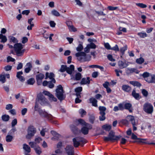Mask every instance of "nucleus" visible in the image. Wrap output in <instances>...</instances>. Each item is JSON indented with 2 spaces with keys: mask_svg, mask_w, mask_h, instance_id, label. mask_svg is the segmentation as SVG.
<instances>
[{
  "mask_svg": "<svg viewBox=\"0 0 155 155\" xmlns=\"http://www.w3.org/2000/svg\"><path fill=\"white\" fill-rule=\"evenodd\" d=\"M10 42L16 43L14 45L15 51L16 55L18 56H23L25 50L23 48V45L21 43H18L17 39L14 36H10L9 37Z\"/></svg>",
  "mask_w": 155,
  "mask_h": 155,
  "instance_id": "obj_1",
  "label": "nucleus"
},
{
  "mask_svg": "<svg viewBox=\"0 0 155 155\" xmlns=\"http://www.w3.org/2000/svg\"><path fill=\"white\" fill-rule=\"evenodd\" d=\"M37 103V102L36 101L35 106V110L38 111L40 116L46 118L51 123L53 124L55 123L56 121L53 120V117L50 114H48L45 110H42L40 108H39L38 104Z\"/></svg>",
  "mask_w": 155,
  "mask_h": 155,
  "instance_id": "obj_2",
  "label": "nucleus"
},
{
  "mask_svg": "<svg viewBox=\"0 0 155 155\" xmlns=\"http://www.w3.org/2000/svg\"><path fill=\"white\" fill-rule=\"evenodd\" d=\"M121 137V135L115 136V133L113 131H111L109 133L108 137H104V140L105 141H111L114 142L118 141Z\"/></svg>",
  "mask_w": 155,
  "mask_h": 155,
  "instance_id": "obj_3",
  "label": "nucleus"
},
{
  "mask_svg": "<svg viewBox=\"0 0 155 155\" xmlns=\"http://www.w3.org/2000/svg\"><path fill=\"white\" fill-rule=\"evenodd\" d=\"M36 101L41 106H44L48 104V101L42 93L37 94Z\"/></svg>",
  "mask_w": 155,
  "mask_h": 155,
  "instance_id": "obj_4",
  "label": "nucleus"
},
{
  "mask_svg": "<svg viewBox=\"0 0 155 155\" xmlns=\"http://www.w3.org/2000/svg\"><path fill=\"white\" fill-rule=\"evenodd\" d=\"M55 91L56 96L58 100L62 101L65 99L66 96L64 95V92L61 85H59L57 86Z\"/></svg>",
  "mask_w": 155,
  "mask_h": 155,
  "instance_id": "obj_5",
  "label": "nucleus"
},
{
  "mask_svg": "<svg viewBox=\"0 0 155 155\" xmlns=\"http://www.w3.org/2000/svg\"><path fill=\"white\" fill-rule=\"evenodd\" d=\"M144 80L148 83H155V75L151 74L147 72H144L142 74Z\"/></svg>",
  "mask_w": 155,
  "mask_h": 155,
  "instance_id": "obj_6",
  "label": "nucleus"
},
{
  "mask_svg": "<svg viewBox=\"0 0 155 155\" xmlns=\"http://www.w3.org/2000/svg\"><path fill=\"white\" fill-rule=\"evenodd\" d=\"M74 147H78L80 144V142L85 143L87 140L83 137H77L74 138L72 139Z\"/></svg>",
  "mask_w": 155,
  "mask_h": 155,
  "instance_id": "obj_7",
  "label": "nucleus"
},
{
  "mask_svg": "<svg viewBox=\"0 0 155 155\" xmlns=\"http://www.w3.org/2000/svg\"><path fill=\"white\" fill-rule=\"evenodd\" d=\"M143 109L147 114H151L153 111V107L150 103L147 102L144 104Z\"/></svg>",
  "mask_w": 155,
  "mask_h": 155,
  "instance_id": "obj_8",
  "label": "nucleus"
},
{
  "mask_svg": "<svg viewBox=\"0 0 155 155\" xmlns=\"http://www.w3.org/2000/svg\"><path fill=\"white\" fill-rule=\"evenodd\" d=\"M28 134L26 136V137L28 139H30L33 136L36 132V129L34 126L31 125L28 128Z\"/></svg>",
  "mask_w": 155,
  "mask_h": 155,
  "instance_id": "obj_9",
  "label": "nucleus"
},
{
  "mask_svg": "<svg viewBox=\"0 0 155 155\" xmlns=\"http://www.w3.org/2000/svg\"><path fill=\"white\" fill-rule=\"evenodd\" d=\"M66 153L67 155H74V149L71 145H68L64 148Z\"/></svg>",
  "mask_w": 155,
  "mask_h": 155,
  "instance_id": "obj_10",
  "label": "nucleus"
},
{
  "mask_svg": "<svg viewBox=\"0 0 155 155\" xmlns=\"http://www.w3.org/2000/svg\"><path fill=\"white\" fill-rule=\"evenodd\" d=\"M70 128L73 134L75 135H78L81 133L80 130L78 127L73 124L71 125Z\"/></svg>",
  "mask_w": 155,
  "mask_h": 155,
  "instance_id": "obj_11",
  "label": "nucleus"
},
{
  "mask_svg": "<svg viewBox=\"0 0 155 155\" xmlns=\"http://www.w3.org/2000/svg\"><path fill=\"white\" fill-rule=\"evenodd\" d=\"M55 77L54 74L52 72H51L49 73L48 72H46L45 74V79H47L48 78H49L51 81H53V83L55 84L56 83V80L54 78Z\"/></svg>",
  "mask_w": 155,
  "mask_h": 155,
  "instance_id": "obj_12",
  "label": "nucleus"
},
{
  "mask_svg": "<svg viewBox=\"0 0 155 155\" xmlns=\"http://www.w3.org/2000/svg\"><path fill=\"white\" fill-rule=\"evenodd\" d=\"M118 66L120 69H123L126 68L128 65L126 63V61H119L118 62Z\"/></svg>",
  "mask_w": 155,
  "mask_h": 155,
  "instance_id": "obj_13",
  "label": "nucleus"
},
{
  "mask_svg": "<svg viewBox=\"0 0 155 155\" xmlns=\"http://www.w3.org/2000/svg\"><path fill=\"white\" fill-rule=\"evenodd\" d=\"M82 91V87H79L76 88L74 89V91L76 92V96H78L79 97H81V92Z\"/></svg>",
  "mask_w": 155,
  "mask_h": 155,
  "instance_id": "obj_14",
  "label": "nucleus"
},
{
  "mask_svg": "<svg viewBox=\"0 0 155 155\" xmlns=\"http://www.w3.org/2000/svg\"><path fill=\"white\" fill-rule=\"evenodd\" d=\"M122 89L124 91L129 92L131 90V87L127 85L124 84L122 87Z\"/></svg>",
  "mask_w": 155,
  "mask_h": 155,
  "instance_id": "obj_15",
  "label": "nucleus"
},
{
  "mask_svg": "<svg viewBox=\"0 0 155 155\" xmlns=\"http://www.w3.org/2000/svg\"><path fill=\"white\" fill-rule=\"evenodd\" d=\"M90 83V78L89 77H87V79L84 78H82L81 81V84L82 85L86 84H89Z\"/></svg>",
  "mask_w": 155,
  "mask_h": 155,
  "instance_id": "obj_16",
  "label": "nucleus"
},
{
  "mask_svg": "<svg viewBox=\"0 0 155 155\" xmlns=\"http://www.w3.org/2000/svg\"><path fill=\"white\" fill-rule=\"evenodd\" d=\"M26 66L27 67L25 69V72L26 73H28L31 71L32 67L31 63L30 62L27 63L26 65Z\"/></svg>",
  "mask_w": 155,
  "mask_h": 155,
  "instance_id": "obj_17",
  "label": "nucleus"
},
{
  "mask_svg": "<svg viewBox=\"0 0 155 155\" xmlns=\"http://www.w3.org/2000/svg\"><path fill=\"white\" fill-rule=\"evenodd\" d=\"M124 108L125 109L127 110L130 113H132L133 110L131 108L132 107V104L130 103H126L124 105Z\"/></svg>",
  "mask_w": 155,
  "mask_h": 155,
  "instance_id": "obj_18",
  "label": "nucleus"
},
{
  "mask_svg": "<svg viewBox=\"0 0 155 155\" xmlns=\"http://www.w3.org/2000/svg\"><path fill=\"white\" fill-rule=\"evenodd\" d=\"M91 56L89 55H86L83 58L82 57H80L79 61L81 62L88 61L90 60Z\"/></svg>",
  "mask_w": 155,
  "mask_h": 155,
  "instance_id": "obj_19",
  "label": "nucleus"
},
{
  "mask_svg": "<svg viewBox=\"0 0 155 155\" xmlns=\"http://www.w3.org/2000/svg\"><path fill=\"white\" fill-rule=\"evenodd\" d=\"M132 95L136 100H139L141 98V97L140 96L139 94L137 93L134 90L132 93Z\"/></svg>",
  "mask_w": 155,
  "mask_h": 155,
  "instance_id": "obj_20",
  "label": "nucleus"
},
{
  "mask_svg": "<svg viewBox=\"0 0 155 155\" xmlns=\"http://www.w3.org/2000/svg\"><path fill=\"white\" fill-rule=\"evenodd\" d=\"M45 77L44 74L42 73H39L36 75V79L37 82L39 81H41Z\"/></svg>",
  "mask_w": 155,
  "mask_h": 155,
  "instance_id": "obj_21",
  "label": "nucleus"
},
{
  "mask_svg": "<svg viewBox=\"0 0 155 155\" xmlns=\"http://www.w3.org/2000/svg\"><path fill=\"white\" fill-rule=\"evenodd\" d=\"M89 101L90 102L92 103V106L95 107H97V101L95 98L91 97L90 98Z\"/></svg>",
  "mask_w": 155,
  "mask_h": 155,
  "instance_id": "obj_22",
  "label": "nucleus"
},
{
  "mask_svg": "<svg viewBox=\"0 0 155 155\" xmlns=\"http://www.w3.org/2000/svg\"><path fill=\"white\" fill-rule=\"evenodd\" d=\"M80 131L81 133V132L83 134L85 135L88 134L89 132L88 129L86 126L83 127H82Z\"/></svg>",
  "mask_w": 155,
  "mask_h": 155,
  "instance_id": "obj_23",
  "label": "nucleus"
},
{
  "mask_svg": "<svg viewBox=\"0 0 155 155\" xmlns=\"http://www.w3.org/2000/svg\"><path fill=\"white\" fill-rule=\"evenodd\" d=\"M82 75L81 73L78 72L75 74V76L73 77L72 78L74 80L79 81L81 80V78Z\"/></svg>",
  "mask_w": 155,
  "mask_h": 155,
  "instance_id": "obj_24",
  "label": "nucleus"
},
{
  "mask_svg": "<svg viewBox=\"0 0 155 155\" xmlns=\"http://www.w3.org/2000/svg\"><path fill=\"white\" fill-rule=\"evenodd\" d=\"M130 83L134 86H136L137 87H140L141 86V84L140 82L137 81H130Z\"/></svg>",
  "mask_w": 155,
  "mask_h": 155,
  "instance_id": "obj_25",
  "label": "nucleus"
},
{
  "mask_svg": "<svg viewBox=\"0 0 155 155\" xmlns=\"http://www.w3.org/2000/svg\"><path fill=\"white\" fill-rule=\"evenodd\" d=\"M127 118L131 122V123L132 125H133L134 124H136L135 119L134 116L132 115H130L127 117Z\"/></svg>",
  "mask_w": 155,
  "mask_h": 155,
  "instance_id": "obj_26",
  "label": "nucleus"
},
{
  "mask_svg": "<svg viewBox=\"0 0 155 155\" xmlns=\"http://www.w3.org/2000/svg\"><path fill=\"white\" fill-rule=\"evenodd\" d=\"M34 150L36 153L38 155H40L42 153L41 149L39 146H37L34 147Z\"/></svg>",
  "mask_w": 155,
  "mask_h": 155,
  "instance_id": "obj_27",
  "label": "nucleus"
},
{
  "mask_svg": "<svg viewBox=\"0 0 155 155\" xmlns=\"http://www.w3.org/2000/svg\"><path fill=\"white\" fill-rule=\"evenodd\" d=\"M102 128L106 131H109L111 129V126L110 125L106 124L103 125Z\"/></svg>",
  "mask_w": 155,
  "mask_h": 155,
  "instance_id": "obj_28",
  "label": "nucleus"
},
{
  "mask_svg": "<svg viewBox=\"0 0 155 155\" xmlns=\"http://www.w3.org/2000/svg\"><path fill=\"white\" fill-rule=\"evenodd\" d=\"M35 82V79L33 78H31L27 80L26 83L28 85H33Z\"/></svg>",
  "mask_w": 155,
  "mask_h": 155,
  "instance_id": "obj_29",
  "label": "nucleus"
},
{
  "mask_svg": "<svg viewBox=\"0 0 155 155\" xmlns=\"http://www.w3.org/2000/svg\"><path fill=\"white\" fill-rule=\"evenodd\" d=\"M89 67L90 68L100 69L101 71H103L104 70V68L103 67L97 65H92L89 66Z\"/></svg>",
  "mask_w": 155,
  "mask_h": 155,
  "instance_id": "obj_30",
  "label": "nucleus"
},
{
  "mask_svg": "<svg viewBox=\"0 0 155 155\" xmlns=\"http://www.w3.org/2000/svg\"><path fill=\"white\" fill-rule=\"evenodd\" d=\"M23 148L28 153H29L31 152V149L30 147L26 143L23 144Z\"/></svg>",
  "mask_w": 155,
  "mask_h": 155,
  "instance_id": "obj_31",
  "label": "nucleus"
},
{
  "mask_svg": "<svg viewBox=\"0 0 155 155\" xmlns=\"http://www.w3.org/2000/svg\"><path fill=\"white\" fill-rule=\"evenodd\" d=\"M1 118L3 121L7 122L9 120L10 117L8 115L5 114L2 116Z\"/></svg>",
  "mask_w": 155,
  "mask_h": 155,
  "instance_id": "obj_32",
  "label": "nucleus"
},
{
  "mask_svg": "<svg viewBox=\"0 0 155 155\" xmlns=\"http://www.w3.org/2000/svg\"><path fill=\"white\" fill-rule=\"evenodd\" d=\"M0 39H1V42L5 43L7 41V38L6 36L3 35L2 34H0Z\"/></svg>",
  "mask_w": 155,
  "mask_h": 155,
  "instance_id": "obj_33",
  "label": "nucleus"
},
{
  "mask_svg": "<svg viewBox=\"0 0 155 155\" xmlns=\"http://www.w3.org/2000/svg\"><path fill=\"white\" fill-rule=\"evenodd\" d=\"M87 49H95L96 47V45L94 43H90V44L87 45Z\"/></svg>",
  "mask_w": 155,
  "mask_h": 155,
  "instance_id": "obj_34",
  "label": "nucleus"
},
{
  "mask_svg": "<svg viewBox=\"0 0 155 155\" xmlns=\"http://www.w3.org/2000/svg\"><path fill=\"white\" fill-rule=\"evenodd\" d=\"M136 61L138 64H141L144 62V60L143 58L140 57L139 58L137 59Z\"/></svg>",
  "mask_w": 155,
  "mask_h": 155,
  "instance_id": "obj_35",
  "label": "nucleus"
},
{
  "mask_svg": "<svg viewBox=\"0 0 155 155\" xmlns=\"http://www.w3.org/2000/svg\"><path fill=\"white\" fill-rule=\"evenodd\" d=\"M51 132L53 136L57 138V139H58L59 138L61 137V135L58 134L55 131L51 130Z\"/></svg>",
  "mask_w": 155,
  "mask_h": 155,
  "instance_id": "obj_36",
  "label": "nucleus"
},
{
  "mask_svg": "<svg viewBox=\"0 0 155 155\" xmlns=\"http://www.w3.org/2000/svg\"><path fill=\"white\" fill-rule=\"evenodd\" d=\"M13 139V137L12 136L10 135H8L6 137V140L7 142H11Z\"/></svg>",
  "mask_w": 155,
  "mask_h": 155,
  "instance_id": "obj_37",
  "label": "nucleus"
},
{
  "mask_svg": "<svg viewBox=\"0 0 155 155\" xmlns=\"http://www.w3.org/2000/svg\"><path fill=\"white\" fill-rule=\"evenodd\" d=\"M99 109L100 111V114L105 113V111L106 108L105 107L100 106L99 107Z\"/></svg>",
  "mask_w": 155,
  "mask_h": 155,
  "instance_id": "obj_38",
  "label": "nucleus"
},
{
  "mask_svg": "<svg viewBox=\"0 0 155 155\" xmlns=\"http://www.w3.org/2000/svg\"><path fill=\"white\" fill-rule=\"evenodd\" d=\"M137 35L141 38H144L147 37V34L145 32H139Z\"/></svg>",
  "mask_w": 155,
  "mask_h": 155,
  "instance_id": "obj_39",
  "label": "nucleus"
},
{
  "mask_svg": "<svg viewBox=\"0 0 155 155\" xmlns=\"http://www.w3.org/2000/svg\"><path fill=\"white\" fill-rule=\"evenodd\" d=\"M78 124H81L82 125H87V123H86L84 120L82 119H78Z\"/></svg>",
  "mask_w": 155,
  "mask_h": 155,
  "instance_id": "obj_40",
  "label": "nucleus"
},
{
  "mask_svg": "<svg viewBox=\"0 0 155 155\" xmlns=\"http://www.w3.org/2000/svg\"><path fill=\"white\" fill-rule=\"evenodd\" d=\"M67 67L66 65H62L61 66V68L60 69V71L61 72H63L66 71Z\"/></svg>",
  "mask_w": 155,
  "mask_h": 155,
  "instance_id": "obj_41",
  "label": "nucleus"
},
{
  "mask_svg": "<svg viewBox=\"0 0 155 155\" xmlns=\"http://www.w3.org/2000/svg\"><path fill=\"white\" fill-rule=\"evenodd\" d=\"M136 5L137 6L141 8H145L147 7V5L142 3H136Z\"/></svg>",
  "mask_w": 155,
  "mask_h": 155,
  "instance_id": "obj_42",
  "label": "nucleus"
},
{
  "mask_svg": "<svg viewBox=\"0 0 155 155\" xmlns=\"http://www.w3.org/2000/svg\"><path fill=\"white\" fill-rule=\"evenodd\" d=\"M131 139L133 140H145V139L138 138L137 136L135 135L134 133H132L131 137Z\"/></svg>",
  "mask_w": 155,
  "mask_h": 155,
  "instance_id": "obj_43",
  "label": "nucleus"
},
{
  "mask_svg": "<svg viewBox=\"0 0 155 155\" xmlns=\"http://www.w3.org/2000/svg\"><path fill=\"white\" fill-rule=\"evenodd\" d=\"M0 81L2 83H4L5 82V76L4 75H0Z\"/></svg>",
  "mask_w": 155,
  "mask_h": 155,
  "instance_id": "obj_44",
  "label": "nucleus"
},
{
  "mask_svg": "<svg viewBox=\"0 0 155 155\" xmlns=\"http://www.w3.org/2000/svg\"><path fill=\"white\" fill-rule=\"evenodd\" d=\"M101 116L99 117V119L100 121H103L105 119L106 117L105 116V113H102V114H100Z\"/></svg>",
  "mask_w": 155,
  "mask_h": 155,
  "instance_id": "obj_45",
  "label": "nucleus"
},
{
  "mask_svg": "<svg viewBox=\"0 0 155 155\" xmlns=\"http://www.w3.org/2000/svg\"><path fill=\"white\" fill-rule=\"evenodd\" d=\"M51 13L53 15L56 17H58L60 15V14L59 12L55 10L52 11Z\"/></svg>",
  "mask_w": 155,
  "mask_h": 155,
  "instance_id": "obj_46",
  "label": "nucleus"
},
{
  "mask_svg": "<svg viewBox=\"0 0 155 155\" xmlns=\"http://www.w3.org/2000/svg\"><path fill=\"white\" fill-rule=\"evenodd\" d=\"M120 123L125 125H128L129 124L128 121L126 119H122L120 121Z\"/></svg>",
  "mask_w": 155,
  "mask_h": 155,
  "instance_id": "obj_47",
  "label": "nucleus"
},
{
  "mask_svg": "<svg viewBox=\"0 0 155 155\" xmlns=\"http://www.w3.org/2000/svg\"><path fill=\"white\" fill-rule=\"evenodd\" d=\"M127 50V47L124 46L121 48L120 49V51L122 55H124L125 51Z\"/></svg>",
  "mask_w": 155,
  "mask_h": 155,
  "instance_id": "obj_48",
  "label": "nucleus"
},
{
  "mask_svg": "<svg viewBox=\"0 0 155 155\" xmlns=\"http://www.w3.org/2000/svg\"><path fill=\"white\" fill-rule=\"evenodd\" d=\"M68 28L70 31L75 32L77 31V29L73 25H71Z\"/></svg>",
  "mask_w": 155,
  "mask_h": 155,
  "instance_id": "obj_49",
  "label": "nucleus"
},
{
  "mask_svg": "<svg viewBox=\"0 0 155 155\" xmlns=\"http://www.w3.org/2000/svg\"><path fill=\"white\" fill-rule=\"evenodd\" d=\"M83 49V47L81 44H79L78 47L76 48V50L78 51H81Z\"/></svg>",
  "mask_w": 155,
  "mask_h": 155,
  "instance_id": "obj_50",
  "label": "nucleus"
},
{
  "mask_svg": "<svg viewBox=\"0 0 155 155\" xmlns=\"http://www.w3.org/2000/svg\"><path fill=\"white\" fill-rule=\"evenodd\" d=\"M52 83H53V81H49L48 85V87L49 88H52L54 87V85Z\"/></svg>",
  "mask_w": 155,
  "mask_h": 155,
  "instance_id": "obj_51",
  "label": "nucleus"
},
{
  "mask_svg": "<svg viewBox=\"0 0 155 155\" xmlns=\"http://www.w3.org/2000/svg\"><path fill=\"white\" fill-rule=\"evenodd\" d=\"M118 8L117 7H113L111 6H108L107 7V8L110 11L115 10Z\"/></svg>",
  "mask_w": 155,
  "mask_h": 155,
  "instance_id": "obj_52",
  "label": "nucleus"
},
{
  "mask_svg": "<svg viewBox=\"0 0 155 155\" xmlns=\"http://www.w3.org/2000/svg\"><path fill=\"white\" fill-rule=\"evenodd\" d=\"M142 93L143 95L145 97H147L148 95V91L145 89H143L142 91Z\"/></svg>",
  "mask_w": 155,
  "mask_h": 155,
  "instance_id": "obj_53",
  "label": "nucleus"
},
{
  "mask_svg": "<svg viewBox=\"0 0 155 155\" xmlns=\"http://www.w3.org/2000/svg\"><path fill=\"white\" fill-rule=\"evenodd\" d=\"M130 71L131 73L135 72V73L138 74L140 71L137 69L135 68H131L130 70Z\"/></svg>",
  "mask_w": 155,
  "mask_h": 155,
  "instance_id": "obj_54",
  "label": "nucleus"
},
{
  "mask_svg": "<svg viewBox=\"0 0 155 155\" xmlns=\"http://www.w3.org/2000/svg\"><path fill=\"white\" fill-rule=\"evenodd\" d=\"M15 61L14 58H13L10 56H8L7 57V62H14Z\"/></svg>",
  "mask_w": 155,
  "mask_h": 155,
  "instance_id": "obj_55",
  "label": "nucleus"
},
{
  "mask_svg": "<svg viewBox=\"0 0 155 155\" xmlns=\"http://www.w3.org/2000/svg\"><path fill=\"white\" fill-rule=\"evenodd\" d=\"M42 94L44 95L48 96L49 98L51 96V95L52 94L50 92L48 91H44L42 92Z\"/></svg>",
  "mask_w": 155,
  "mask_h": 155,
  "instance_id": "obj_56",
  "label": "nucleus"
},
{
  "mask_svg": "<svg viewBox=\"0 0 155 155\" xmlns=\"http://www.w3.org/2000/svg\"><path fill=\"white\" fill-rule=\"evenodd\" d=\"M111 50H114L115 51H119V48L117 45H116L115 46L111 48Z\"/></svg>",
  "mask_w": 155,
  "mask_h": 155,
  "instance_id": "obj_57",
  "label": "nucleus"
},
{
  "mask_svg": "<svg viewBox=\"0 0 155 155\" xmlns=\"http://www.w3.org/2000/svg\"><path fill=\"white\" fill-rule=\"evenodd\" d=\"M49 100L51 101H54L56 102L57 101V99L55 97L53 94H51L50 97L49 98Z\"/></svg>",
  "mask_w": 155,
  "mask_h": 155,
  "instance_id": "obj_58",
  "label": "nucleus"
},
{
  "mask_svg": "<svg viewBox=\"0 0 155 155\" xmlns=\"http://www.w3.org/2000/svg\"><path fill=\"white\" fill-rule=\"evenodd\" d=\"M17 123V120L16 118L14 119L12 122V127L15 126Z\"/></svg>",
  "mask_w": 155,
  "mask_h": 155,
  "instance_id": "obj_59",
  "label": "nucleus"
},
{
  "mask_svg": "<svg viewBox=\"0 0 155 155\" xmlns=\"http://www.w3.org/2000/svg\"><path fill=\"white\" fill-rule=\"evenodd\" d=\"M95 120V117L93 116H90L89 118V122L91 124H93Z\"/></svg>",
  "mask_w": 155,
  "mask_h": 155,
  "instance_id": "obj_60",
  "label": "nucleus"
},
{
  "mask_svg": "<svg viewBox=\"0 0 155 155\" xmlns=\"http://www.w3.org/2000/svg\"><path fill=\"white\" fill-rule=\"evenodd\" d=\"M105 48L107 50H110L111 48L110 45L108 43H105L104 45Z\"/></svg>",
  "mask_w": 155,
  "mask_h": 155,
  "instance_id": "obj_61",
  "label": "nucleus"
},
{
  "mask_svg": "<svg viewBox=\"0 0 155 155\" xmlns=\"http://www.w3.org/2000/svg\"><path fill=\"white\" fill-rule=\"evenodd\" d=\"M107 58L108 59L111 61H115V60L113 58V56L112 55L109 54L107 55Z\"/></svg>",
  "mask_w": 155,
  "mask_h": 155,
  "instance_id": "obj_62",
  "label": "nucleus"
},
{
  "mask_svg": "<svg viewBox=\"0 0 155 155\" xmlns=\"http://www.w3.org/2000/svg\"><path fill=\"white\" fill-rule=\"evenodd\" d=\"M76 97L75 99V102L76 104L79 103L81 102L82 100L80 99L79 98H81V97H79L78 96H77Z\"/></svg>",
  "mask_w": 155,
  "mask_h": 155,
  "instance_id": "obj_63",
  "label": "nucleus"
},
{
  "mask_svg": "<svg viewBox=\"0 0 155 155\" xmlns=\"http://www.w3.org/2000/svg\"><path fill=\"white\" fill-rule=\"evenodd\" d=\"M12 69V66L9 65L6 66L4 68V69L6 71H8L11 70Z\"/></svg>",
  "mask_w": 155,
  "mask_h": 155,
  "instance_id": "obj_64",
  "label": "nucleus"
}]
</instances>
